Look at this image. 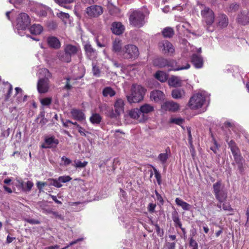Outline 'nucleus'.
<instances>
[{
  "mask_svg": "<svg viewBox=\"0 0 249 249\" xmlns=\"http://www.w3.org/2000/svg\"><path fill=\"white\" fill-rule=\"evenodd\" d=\"M152 168L154 172L155 177L157 179L158 184L159 185H160V184L161 183L160 174L155 167L152 166Z\"/></svg>",
  "mask_w": 249,
  "mask_h": 249,
  "instance_id": "46",
  "label": "nucleus"
},
{
  "mask_svg": "<svg viewBox=\"0 0 249 249\" xmlns=\"http://www.w3.org/2000/svg\"><path fill=\"white\" fill-rule=\"evenodd\" d=\"M155 229H156L157 233L158 235H159L160 236H162L163 234V231L162 230L161 231L160 228V226H159V225L156 224L155 225Z\"/></svg>",
  "mask_w": 249,
  "mask_h": 249,
  "instance_id": "62",
  "label": "nucleus"
},
{
  "mask_svg": "<svg viewBox=\"0 0 249 249\" xmlns=\"http://www.w3.org/2000/svg\"><path fill=\"white\" fill-rule=\"evenodd\" d=\"M179 108V105L174 101H166L161 106V108L165 111L176 112Z\"/></svg>",
  "mask_w": 249,
  "mask_h": 249,
  "instance_id": "17",
  "label": "nucleus"
},
{
  "mask_svg": "<svg viewBox=\"0 0 249 249\" xmlns=\"http://www.w3.org/2000/svg\"><path fill=\"white\" fill-rule=\"evenodd\" d=\"M48 180L50 181V185L53 186L56 188H60L62 186V184L59 183L58 178H50Z\"/></svg>",
  "mask_w": 249,
  "mask_h": 249,
  "instance_id": "45",
  "label": "nucleus"
},
{
  "mask_svg": "<svg viewBox=\"0 0 249 249\" xmlns=\"http://www.w3.org/2000/svg\"><path fill=\"white\" fill-rule=\"evenodd\" d=\"M51 212H50V214H52L54 217L57 218L61 220H64L63 216L62 214H59L58 212H56V211H53V210L52 209H51Z\"/></svg>",
  "mask_w": 249,
  "mask_h": 249,
  "instance_id": "53",
  "label": "nucleus"
},
{
  "mask_svg": "<svg viewBox=\"0 0 249 249\" xmlns=\"http://www.w3.org/2000/svg\"><path fill=\"white\" fill-rule=\"evenodd\" d=\"M172 96L175 99H181L185 96V91L181 89H176L172 90Z\"/></svg>",
  "mask_w": 249,
  "mask_h": 249,
  "instance_id": "32",
  "label": "nucleus"
},
{
  "mask_svg": "<svg viewBox=\"0 0 249 249\" xmlns=\"http://www.w3.org/2000/svg\"><path fill=\"white\" fill-rule=\"evenodd\" d=\"M184 122V120L180 118H172L170 120V123L180 125Z\"/></svg>",
  "mask_w": 249,
  "mask_h": 249,
  "instance_id": "47",
  "label": "nucleus"
},
{
  "mask_svg": "<svg viewBox=\"0 0 249 249\" xmlns=\"http://www.w3.org/2000/svg\"><path fill=\"white\" fill-rule=\"evenodd\" d=\"M145 89L140 85L133 84L131 94L127 96L128 102L131 103H139L143 100Z\"/></svg>",
  "mask_w": 249,
  "mask_h": 249,
  "instance_id": "2",
  "label": "nucleus"
},
{
  "mask_svg": "<svg viewBox=\"0 0 249 249\" xmlns=\"http://www.w3.org/2000/svg\"><path fill=\"white\" fill-rule=\"evenodd\" d=\"M222 208L225 211H231L232 210V209L231 208L230 204L227 203H224L223 204Z\"/></svg>",
  "mask_w": 249,
  "mask_h": 249,
  "instance_id": "63",
  "label": "nucleus"
},
{
  "mask_svg": "<svg viewBox=\"0 0 249 249\" xmlns=\"http://www.w3.org/2000/svg\"><path fill=\"white\" fill-rule=\"evenodd\" d=\"M102 93L104 96H109L111 97L114 96L116 94V92L109 87L105 88L103 90Z\"/></svg>",
  "mask_w": 249,
  "mask_h": 249,
  "instance_id": "42",
  "label": "nucleus"
},
{
  "mask_svg": "<svg viewBox=\"0 0 249 249\" xmlns=\"http://www.w3.org/2000/svg\"><path fill=\"white\" fill-rule=\"evenodd\" d=\"M102 119L101 116L98 113L93 114L89 118L90 121L93 124H99Z\"/></svg>",
  "mask_w": 249,
  "mask_h": 249,
  "instance_id": "43",
  "label": "nucleus"
},
{
  "mask_svg": "<svg viewBox=\"0 0 249 249\" xmlns=\"http://www.w3.org/2000/svg\"><path fill=\"white\" fill-rule=\"evenodd\" d=\"M191 61L196 69H200L203 67V60L202 57L198 54H194L191 58Z\"/></svg>",
  "mask_w": 249,
  "mask_h": 249,
  "instance_id": "22",
  "label": "nucleus"
},
{
  "mask_svg": "<svg viewBox=\"0 0 249 249\" xmlns=\"http://www.w3.org/2000/svg\"><path fill=\"white\" fill-rule=\"evenodd\" d=\"M114 110L109 109L107 116L111 118H117L124 112V103L121 98L117 99L114 103Z\"/></svg>",
  "mask_w": 249,
  "mask_h": 249,
  "instance_id": "5",
  "label": "nucleus"
},
{
  "mask_svg": "<svg viewBox=\"0 0 249 249\" xmlns=\"http://www.w3.org/2000/svg\"><path fill=\"white\" fill-rule=\"evenodd\" d=\"M47 185V183L44 182L38 181L36 183V186L38 189L40 191L42 189Z\"/></svg>",
  "mask_w": 249,
  "mask_h": 249,
  "instance_id": "64",
  "label": "nucleus"
},
{
  "mask_svg": "<svg viewBox=\"0 0 249 249\" xmlns=\"http://www.w3.org/2000/svg\"><path fill=\"white\" fill-rule=\"evenodd\" d=\"M85 12L89 18H97L103 13V8L100 5H93L88 7Z\"/></svg>",
  "mask_w": 249,
  "mask_h": 249,
  "instance_id": "9",
  "label": "nucleus"
},
{
  "mask_svg": "<svg viewBox=\"0 0 249 249\" xmlns=\"http://www.w3.org/2000/svg\"><path fill=\"white\" fill-rule=\"evenodd\" d=\"M57 58L61 61L66 63L70 62L71 60V58L65 51H59L56 55Z\"/></svg>",
  "mask_w": 249,
  "mask_h": 249,
  "instance_id": "29",
  "label": "nucleus"
},
{
  "mask_svg": "<svg viewBox=\"0 0 249 249\" xmlns=\"http://www.w3.org/2000/svg\"><path fill=\"white\" fill-rule=\"evenodd\" d=\"M189 246L192 247V249H198L197 243L194 239L193 236L189 238Z\"/></svg>",
  "mask_w": 249,
  "mask_h": 249,
  "instance_id": "48",
  "label": "nucleus"
},
{
  "mask_svg": "<svg viewBox=\"0 0 249 249\" xmlns=\"http://www.w3.org/2000/svg\"><path fill=\"white\" fill-rule=\"evenodd\" d=\"M228 145L231 150L233 157L241 155L240 149L238 148L234 141L231 140L228 142Z\"/></svg>",
  "mask_w": 249,
  "mask_h": 249,
  "instance_id": "30",
  "label": "nucleus"
},
{
  "mask_svg": "<svg viewBox=\"0 0 249 249\" xmlns=\"http://www.w3.org/2000/svg\"><path fill=\"white\" fill-rule=\"evenodd\" d=\"M58 16L63 20L68 19L70 17L69 14L62 12L58 14Z\"/></svg>",
  "mask_w": 249,
  "mask_h": 249,
  "instance_id": "59",
  "label": "nucleus"
},
{
  "mask_svg": "<svg viewBox=\"0 0 249 249\" xmlns=\"http://www.w3.org/2000/svg\"><path fill=\"white\" fill-rule=\"evenodd\" d=\"M38 74L40 78H47L49 79L52 77V74L49 70L45 68L40 69L39 70Z\"/></svg>",
  "mask_w": 249,
  "mask_h": 249,
  "instance_id": "38",
  "label": "nucleus"
},
{
  "mask_svg": "<svg viewBox=\"0 0 249 249\" xmlns=\"http://www.w3.org/2000/svg\"><path fill=\"white\" fill-rule=\"evenodd\" d=\"M55 2L60 5L63 6V4H68L72 2L74 0H54Z\"/></svg>",
  "mask_w": 249,
  "mask_h": 249,
  "instance_id": "55",
  "label": "nucleus"
},
{
  "mask_svg": "<svg viewBox=\"0 0 249 249\" xmlns=\"http://www.w3.org/2000/svg\"><path fill=\"white\" fill-rule=\"evenodd\" d=\"M205 101V97L202 93L194 94L190 99L188 107L192 109L201 108Z\"/></svg>",
  "mask_w": 249,
  "mask_h": 249,
  "instance_id": "7",
  "label": "nucleus"
},
{
  "mask_svg": "<svg viewBox=\"0 0 249 249\" xmlns=\"http://www.w3.org/2000/svg\"><path fill=\"white\" fill-rule=\"evenodd\" d=\"M239 8V5L236 3H232L231 4L228 9V11L229 12H235L237 11Z\"/></svg>",
  "mask_w": 249,
  "mask_h": 249,
  "instance_id": "50",
  "label": "nucleus"
},
{
  "mask_svg": "<svg viewBox=\"0 0 249 249\" xmlns=\"http://www.w3.org/2000/svg\"><path fill=\"white\" fill-rule=\"evenodd\" d=\"M197 7L201 10L202 22L205 28L208 32H213L215 30L213 24L215 19L214 12L209 7L200 2L197 3Z\"/></svg>",
  "mask_w": 249,
  "mask_h": 249,
  "instance_id": "1",
  "label": "nucleus"
},
{
  "mask_svg": "<svg viewBox=\"0 0 249 249\" xmlns=\"http://www.w3.org/2000/svg\"><path fill=\"white\" fill-rule=\"evenodd\" d=\"M124 29V26L120 22H114L111 24V31L114 34L116 35L122 34Z\"/></svg>",
  "mask_w": 249,
  "mask_h": 249,
  "instance_id": "19",
  "label": "nucleus"
},
{
  "mask_svg": "<svg viewBox=\"0 0 249 249\" xmlns=\"http://www.w3.org/2000/svg\"><path fill=\"white\" fill-rule=\"evenodd\" d=\"M39 209L42 211V213L45 214H50L51 212V208H50L47 203L45 201H40L37 204Z\"/></svg>",
  "mask_w": 249,
  "mask_h": 249,
  "instance_id": "35",
  "label": "nucleus"
},
{
  "mask_svg": "<svg viewBox=\"0 0 249 249\" xmlns=\"http://www.w3.org/2000/svg\"><path fill=\"white\" fill-rule=\"evenodd\" d=\"M122 40L119 38H115L112 42V51L120 56L123 50Z\"/></svg>",
  "mask_w": 249,
  "mask_h": 249,
  "instance_id": "15",
  "label": "nucleus"
},
{
  "mask_svg": "<svg viewBox=\"0 0 249 249\" xmlns=\"http://www.w3.org/2000/svg\"><path fill=\"white\" fill-rule=\"evenodd\" d=\"M177 205L180 206L184 210L189 211L191 208V205L184 201L180 198L177 197L175 199Z\"/></svg>",
  "mask_w": 249,
  "mask_h": 249,
  "instance_id": "33",
  "label": "nucleus"
},
{
  "mask_svg": "<svg viewBox=\"0 0 249 249\" xmlns=\"http://www.w3.org/2000/svg\"><path fill=\"white\" fill-rule=\"evenodd\" d=\"M217 20V26L221 29L226 27L229 23L228 18L225 14L219 15Z\"/></svg>",
  "mask_w": 249,
  "mask_h": 249,
  "instance_id": "25",
  "label": "nucleus"
},
{
  "mask_svg": "<svg viewBox=\"0 0 249 249\" xmlns=\"http://www.w3.org/2000/svg\"><path fill=\"white\" fill-rule=\"evenodd\" d=\"M84 48L87 56L89 59L93 60L97 58V52L96 50L89 43H87L84 45Z\"/></svg>",
  "mask_w": 249,
  "mask_h": 249,
  "instance_id": "18",
  "label": "nucleus"
},
{
  "mask_svg": "<svg viewBox=\"0 0 249 249\" xmlns=\"http://www.w3.org/2000/svg\"><path fill=\"white\" fill-rule=\"evenodd\" d=\"M213 193L219 202H223L227 197V193L224 189L221 180H218L213 185Z\"/></svg>",
  "mask_w": 249,
  "mask_h": 249,
  "instance_id": "6",
  "label": "nucleus"
},
{
  "mask_svg": "<svg viewBox=\"0 0 249 249\" xmlns=\"http://www.w3.org/2000/svg\"><path fill=\"white\" fill-rule=\"evenodd\" d=\"M4 84L8 86V91L7 93L5 95V101H7L11 96L13 90V87L12 85L9 83L8 82L5 83Z\"/></svg>",
  "mask_w": 249,
  "mask_h": 249,
  "instance_id": "44",
  "label": "nucleus"
},
{
  "mask_svg": "<svg viewBox=\"0 0 249 249\" xmlns=\"http://www.w3.org/2000/svg\"><path fill=\"white\" fill-rule=\"evenodd\" d=\"M59 143V140L54 136L46 137L44 139V143L41 145L43 148H51L56 147Z\"/></svg>",
  "mask_w": 249,
  "mask_h": 249,
  "instance_id": "14",
  "label": "nucleus"
},
{
  "mask_svg": "<svg viewBox=\"0 0 249 249\" xmlns=\"http://www.w3.org/2000/svg\"><path fill=\"white\" fill-rule=\"evenodd\" d=\"M159 47L162 53L169 56H173L175 49L172 44L168 40H164L159 42Z\"/></svg>",
  "mask_w": 249,
  "mask_h": 249,
  "instance_id": "10",
  "label": "nucleus"
},
{
  "mask_svg": "<svg viewBox=\"0 0 249 249\" xmlns=\"http://www.w3.org/2000/svg\"><path fill=\"white\" fill-rule=\"evenodd\" d=\"M31 20L29 16L25 13L19 14L16 20V27L18 30H24L30 24Z\"/></svg>",
  "mask_w": 249,
  "mask_h": 249,
  "instance_id": "8",
  "label": "nucleus"
},
{
  "mask_svg": "<svg viewBox=\"0 0 249 249\" xmlns=\"http://www.w3.org/2000/svg\"><path fill=\"white\" fill-rule=\"evenodd\" d=\"M166 153H160L158 157V160L160 161L161 163L164 164L166 163L169 156L168 152H170L169 147H167L165 149Z\"/></svg>",
  "mask_w": 249,
  "mask_h": 249,
  "instance_id": "36",
  "label": "nucleus"
},
{
  "mask_svg": "<svg viewBox=\"0 0 249 249\" xmlns=\"http://www.w3.org/2000/svg\"><path fill=\"white\" fill-rule=\"evenodd\" d=\"M58 180L59 183H66L67 182L70 181L72 179L69 176H60L58 178Z\"/></svg>",
  "mask_w": 249,
  "mask_h": 249,
  "instance_id": "51",
  "label": "nucleus"
},
{
  "mask_svg": "<svg viewBox=\"0 0 249 249\" xmlns=\"http://www.w3.org/2000/svg\"><path fill=\"white\" fill-rule=\"evenodd\" d=\"M30 33L33 35L40 34L43 31V27L38 24H34L29 29Z\"/></svg>",
  "mask_w": 249,
  "mask_h": 249,
  "instance_id": "31",
  "label": "nucleus"
},
{
  "mask_svg": "<svg viewBox=\"0 0 249 249\" xmlns=\"http://www.w3.org/2000/svg\"><path fill=\"white\" fill-rule=\"evenodd\" d=\"M145 15L141 11L136 10L133 11L129 16V20L130 24L136 27L140 28L145 23Z\"/></svg>",
  "mask_w": 249,
  "mask_h": 249,
  "instance_id": "4",
  "label": "nucleus"
},
{
  "mask_svg": "<svg viewBox=\"0 0 249 249\" xmlns=\"http://www.w3.org/2000/svg\"><path fill=\"white\" fill-rule=\"evenodd\" d=\"M155 78L161 82H165L168 78V75L162 71H158L155 75Z\"/></svg>",
  "mask_w": 249,
  "mask_h": 249,
  "instance_id": "37",
  "label": "nucleus"
},
{
  "mask_svg": "<svg viewBox=\"0 0 249 249\" xmlns=\"http://www.w3.org/2000/svg\"><path fill=\"white\" fill-rule=\"evenodd\" d=\"M37 89L40 93L48 92L49 89V80L47 78H39L37 84Z\"/></svg>",
  "mask_w": 249,
  "mask_h": 249,
  "instance_id": "13",
  "label": "nucleus"
},
{
  "mask_svg": "<svg viewBox=\"0 0 249 249\" xmlns=\"http://www.w3.org/2000/svg\"><path fill=\"white\" fill-rule=\"evenodd\" d=\"M71 113L72 118L78 121L82 122L85 120V114L80 110L72 109L71 111Z\"/></svg>",
  "mask_w": 249,
  "mask_h": 249,
  "instance_id": "26",
  "label": "nucleus"
},
{
  "mask_svg": "<svg viewBox=\"0 0 249 249\" xmlns=\"http://www.w3.org/2000/svg\"><path fill=\"white\" fill-rule=\"evenodd\" d=\"M139 109L142 113L145 115V114L152 112L154 110V107L150 104H145L142 105Z\"/></svg>",
  "mask_w": 249,
  "mask_h": 249,
  "instance_id": "34",
  "label": "nucleus"
},
{
  "mask_svg": "<svg viewBox=\"0 0 249 249\" xmlns=\"http://www.w3.org/2000/svg\"><path fill=\"white\" fill-rule=\"evenodd\" d=\"M236 22L242 25H246L249 23V12L247 10L241 11L238 14Z\"/></svg>",
  "mask_w": 249,
  "mask_h": 249,
  "instance_id": "16",
  "label": "nucleus"
},
{
  "mask_svg": "<svg viewBox=\"0 0 249 249\" xmlns=\"http://www.w3.org/2000/svg\"><path fill=\"white\" fill-rule=\"evenodd\" d=\"M47 43L50 47L58 49L61 47V43L59 40L55 36H49L47 39Z\"/></svg>",
  "mask_w": 249,
  "mask_h": 249,
  "instance_id": "21",
  "label": "nucleus"
},
{
  "mask_svg": "<svg viewBox=\"0 0 249 249\" xmlns=\"http://www.w3.org/2000/svg\"><path fill=\"white\" fill-rule=\"evenodd\" d=\"M156 207V204L149 203L148 206V207H147L149 212H150V213H154L155 211V209Z\"/></svg>",
  "mask_w": 249,
  "mask_h": 249,
  "instance_id": "60",
  "label": "nucleus"
},
{
  "mask_svg": "<svg viewBox=\"0 0 249 249\" xmlns=\"http://www.w3.org/2000/svg\"><path fill=\"white\" fill-rule=\"evenodd\" d=\"M52 99L51 98H45L41 100V103L43 106H49L51 104Z\"/></svg>",
  "mask_w": 249,
  "mask_h": 249,
  "instance_id": "56",
  "label": "nucleus"
},
{
  "mask_svg": "<svg viewBox=\"0 0 249 249\" xmlns=\"http://www.w3.org/2000/svg\"><path fill=\"white\" fill-rule=\"evenodd\" d=\"M235 161L232 163V165L236 164L237 165L238 169L241 173H243L244 171V165L245 163V160L242 157L241 155L233 157Z\"/></svg>",
  "mask_w": 249,
  "mask_h": 249,
  "instance_id": "23",
  "label": "nucleus"
},
{
  "mask_svg": "<svg viewBox=\"0 0 249 249\" xmlns=\"http://www.w3.org/2000/svg\"><path fill=\"white\" fill-rule=\"evenodd\" d=\"M139 55L138 47L132 44H127L123 47L120 57L124 59H135Z\"/></svg>",
  "mask_w": 249,
  "mask_h": 249,
  "instance_id": "3",
  "label": "nucleus"
},
{
  "mask_svg": "<svg viewBox=\"0 0 249 249\" xmlns=\"http://www.w3.org/2000/svg\"><path fill=\"white\" fill-rule=\"evenodd\" d=\"M99 108H100V111H102V112L106 111L105 113L107 115V113H108V112L109 111V110H108V106L107 104H106L101 105L99 107Z\"/></svg>",
  "mask_w": 249,
  "mask_h": 249,
  "instance_id": "58",
  "label": "nucleus"
},
{
  "mask_svg": "<svg viewBox=\"0 0 249 249\" xmlns=\"http://www.w3.org/2000/svg\"><path fill=\"white\" fill-rule=\"evenodd\" d=\"M166 67L171 68L169 69V71H178L189 69L190 65L187 63L184 66H179L178 65V62L175 60L167 59Z\"/></svg>",
  "mask_w": 249,
  "mask_h": 249,
  "instance_id": "12",
  "label": "nucleus"
},
{
  "mask_svg": "<svg viewBox=\"0 0 249 249\" xmlns=\"http://www.w3.org/2000/svg\"><path fill=\"white\" fill-rule=\"evenodd\" d=\"M165 248L166 249H175L176 243L168 242L165 245Z\"/></svg>",
  "mask_w": 249,
  "mask_h": 249,
  "instance_id": "61",
  "label": "nucleus"
},
{
  "mask_svg": "<svg viewBox=\"0 0 249 249\" xmlns=\"http://www.w3.org/2000/svg\"><path fill=\"white\" fill-rule=\"evenodd\" d=\"M61 160L64 162L63 165L65 166H68L71 163V160L65 156L61 158Z\"/></svg>",
  "mask_w": 249,
  "mask_h": 249,
  "instance_id": "57",
  "label": "nucleus"
},
{
  "mask_svg": "<svg viewBox=\"0 0 249 249\" xmlns=\"http://www.w3.org/2000/svg\"><path fill=\"white\" fill-rule=\"evenodd\" d=\"M128 115L130 118L137 120L139 123L144 122L147 119V116L142 113L138 108H134L129 110Z\"/></svg>",
  "mask_w": 249,
  "mask_h": 249,
  "instance_id": "11",
  "label": "nucleus"
},
{
  "mask_svg": "<svg viewBox=\"0 0 249 249\" xmlns=\"http://www.w3.org/2000/svg\"><path fill=\"white\" fill-rule=\"evenodd\" d=\"M92 72L93 75L96 77H99L100 75L101 71L98 67H97L94 63L92 64Z\"/></svg>",
  "mask_w": 249,
  "mask_h": 249,
  "instance_id": "49",
  "label": "nucleus"
},
{
  "mask_svg": "<svg viewBox=\"0 0 249 249\" xmlns=\"http://www.w3.org/2000/svg\"><path fill=\"white\" fill-rule=\"evenodd\" d=\"M172 217L173 221L175 223V227H178L179 228H181L182 224L180 221L178 214V212L176 211H174L172 213Z\"/></svg>",
  "mask_w": 249,
  "mask_h": 249,
  "instance_id": "41",
  "label": "nucleus"
},
{
  "mask_svg": "<svg viewBox=\"0 0 249 249\" xmlns=\"http://www.w3.org/2000/svg\"><path fill=\"white\" fill-rule=\"evenodd\" d=\"M167 59L163 57H157L153 60V64L154 66L159 68H163L166 67Z\"/></svg>",
  "mask_w": 249,
  "mask_h": 249,
  "instance_id": "28",
  "label": "nucleus"
},
{
  "mask_svg": "<svg viewBox=\"0 0 249 249\" xmlns=\"http://www.w3.org/2000/svg\"><path fill=\"white\" fill-rule=\"evenodd\" d=\"M100 36H98L96 38V42L97 45L99 47H106L108 46V43L107 42L106 38L103 36L102 37V38H100Z\"/></svg>",
  "mask_w": 249,
  "mask_h": 249,
  "instance_id": "40",
  "label": "nucleus"
},
{
  "mask_svg": "<svg viewBox=\"0 0 249 249\" xmlns=\"http://www.w3.org/2000/svg\"><path fill=\"white\" fill-rule=\"evenodd\" d=\"M168 83L170 86L176 88L181 87L182 85V81L180 77L177 76H171L168 79Z\"/></svg>",
  "mask_w": 249,
  "mask_h": 249,
  "instance_id": "27",
  "label": "nucleus"
},
{
  "mask_svg": "<svg viewBox=\"0 0 249 249\" xmlns=\"http://www.w3.org/2000/svg\"><path fill=\"white\" fill-rule=\"evenodd\" d=\"M162 34L165 38H171L174 34V31L172 28L167 27L163 29Z\"/></svg>",
  "mask_w": 249,
  "mask_h": 249,
  "instance_id": "39",
  "label": "nucleus"
},
{
  "mask_svg": "<svg viewBox=\"0 0 249 249\" xmlns=\"http://www.w3.org/2000/svg\"><path fill=\"white\" fill-rule=\"evenodd\" d=\"M22 186V188L24 191H30L32 189V187L33 186V183L31 181H28L26 183V187L24 186L23 183L21 184Z\"/></svg>",
  "mask_w": 249,
  "mask_h": 249,
  "instance_id": "52",
  "label": "nucleus"
},
{
  "mask_svg": "<svg viewBox=\"0 0 249 249\" xmlns=\"http://www.w3.org/2000/svg\"><path fill=\"white\" fill-rule=\"evenodd\" d=\"M150 98L155 102H161L164 99V94L159 90H155L151 92Z\"/></svg>",
  "mask_w": 249,
  "mask_h": 249,
  "instance_id": "20",
  "label": "nucleus"
},
{
  "mask_svg": "<svg viewBox=\"0 0 249 249\" xmlns=\"http://www.w3.org/2000/svg\"><path fill=\"white\" fill-rule=\"evenodd\" d=\"M88 164V162L84 161V162H81L80 160L75 161V167L76 168H84Z\"/></svg>",
  "mask_w": 249,
  "mask_h": 249,
  "instance_id": "54",
  "label": "nucleus"
},
{
  "mask_svg": "<svg viewBox=\"0 0 249 249\" xmlns=\"http://www.w3.org/2000/svg\"><path fill=\"white\" fill-rule=\"evenodd\" d=\"M79 49V47L71 44H66L64 48V51L66 52L71 58L77 53Z\"/></svg>",
  "mask_w": 249,
  "mask_h": 249,
  "instance_id": "24",
  "label": "nucleus"
}]
</instances>
